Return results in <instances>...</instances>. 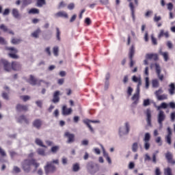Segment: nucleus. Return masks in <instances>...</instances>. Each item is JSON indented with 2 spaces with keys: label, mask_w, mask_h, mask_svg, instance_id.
<instances>
[{
  "label": "nucleus",
  "mask_w": 175,
  "mask_h": 175,
  "mask_svg": "<svg viewBox=\"0 0 175 175\" xmlns=\"http://www.w3.org/2000/svg\"><path fill=\"white\" fill-rule=\"evenodd\" d=\"M12 68L13 70H21V64L17 62H14L12 63Z\"/></svg>",
  "instance_id": "21"
},
{
  "label": "nucleus",
  "mask_w": 175,
  "mask_h": 175,
  "mask_svg": "<svg viewBox=\"0 0 175 175\" xmlns=\"http://www.w3.org/2000/svg\"><path fill=\"white\" fill-rule=\"evenodd\" d=\"M162 20V17H161V16H157V14L154 15V21L155 23H158V21H161Z\"/></svg>",
  "instance_id": "55"
},
{
  "label": "nucleus",
  "mask_w": 175,
  "mask_h": 175,
  "mask_svg": "<svg viewBox=\"0 0 175 175\" xmlns=\"http://www.w3.org/2000/svg\"><path fill=\"white\" fill-rule=\"evenodd\" d=\"M79 170H80V164L79 163H75V164H73L72 165V172H79Z\"/></svg>",
  "instance_id": "42"
},
{
  "label": "nucleus",
  "mask_w": 175,
  "mask_h": 175,
  "mask_svg": "<svg viewBox=\"0 0 175 175\" xmlns=\"http://www.w3.org/2000/svg\"><path fill=\"white\" fill-rule=\"evenodd\" d=\"M33 2V0H22V6L25 8V6H29Z\"/></svg>",
  "instance_id": "32"
},
{
  "label": "nucleus",
  "mask_w": 175,
  "mask_h": 175,
  "mask_svg": "<svg viewBox=\"0 0 175 175\" xmlns=\"http://www.w3.org/2000/svg\"><path fill=\"white\" fill-rule=\"evenodd\" d=\"M0 155L1 157H6V152L1 147H0Z\"/></svg>",
  "instance_id": "57"
},
{
  "label": "nucleus",
  "mask_w": 175,
  "mask_h": 175,
  "mask_svg": "<svg viewBox=\"0 0 175 175\" xmlns=\"http://www.w3.org/2000/svg\"><path fill=\"white\" fill-rule=\"evenodd\" d=\"M86 167L90 174H95L98 170L94 169V165L92 161L88 163Z\"/></svg>",
  "instance_id": "11"
},
{
  "label": "nucleus",
  "mask_w": 175,
  "mask_h": 175,
  "mask_svg": "<svg viewBox=\"0 0 175 175\" xmlns=\"http://www.w3.org/2000/svg\"><path fill=\"white\" fill-rule=\"evenodd\" d=\"M145 87L146 89H148V87H150V79L148 77H145Z\"/></svg>",
  "instance_id": "49"
},
{
  "label": "nucleus",
  "mask_w": 175,
  "mask_h": 175,
  "mask_svg": "<svg viewBox=\"0 0 175 175\" xmlns=\"http://www.w3.org/2000/svg\"><path fill=\"white\" fill-rule=\"evenodd\" d=\"M39 9L38 8H31L28 11L29 14H39Z\"/></svg>",
  "instance_id": "36"
},
{
  "label": "nucleus",
  "mask_w": 175,
  "mask_h": 175,
  "mask_svg": "<svg viewBox=\"0 0 175 175\" xmlns=\"http://www.w3.org/2000/svg\"><path fill=\"white\" fill-rule=\"evenodd\" d=\"M166 120V115L165 114V112L162 110H160L157 114V122L159 124L160 129H162V127L163 126V122Z\"/></svg>",
  "instance_id": "7"
},
{
  "label": "nucleus",
  "mask_w": 175,
  "mask_h": 175,
  "mask_svg": "<svg viewBox=\"0 0 175 175\" xmlns=\"http://www.w3.org/2000/svg\"><path fill=\"white\" fill-rule=\"evenodd\" d=\"M53 53L55 57H58L59 55V47L55 46L53 48Z\"/></svg>",
  "instance_id": "34"
},
{
  "label": "nucleus",
  "mask_w": 175,
  "mask_h": 175,
  "mask_svg": "<svg viewBox=\"0 0 175 175\" xmlns=\"http://www.w3.org/2000/svg\"><path fill=\"white\" fill-rule=\"evenodd\" d=\"M131 150L133 152H137V150H139V144H137V142L133 143Z\"/></svg>",
  "instance_id": "37"
},
{
  "label": "nucleus",
  "mask_w": 175,
  "mask_h": 175,
  "mask_svg": "<svg viewBox=\"0 0 175 175\" xmlns=\"http://www.w3.org/2000/svg\"><path fill=\"white\" fill-rule=\"evenodd\" d=\"M29 83L31 84V85H36V78H35L33 75H30Z\"/></svg>",
  "instance_id": "33"
},
{
  "label": "nucleus",
  "mask_w": 175,
  "mask_h": 175,
  "mask_svg": "<svg viewBox=\"0 0 175 175\" xmlns=\"http://www.w3.org/2000/svg\"><path fill=\"white\" fill-rule=\"evenodd\" d=\"M54 165H59V159H52L51 161H46L45 165L44 166L45 174H53V173H55V172H57V167H55Z\"/></svg>",
  "instance_id": "1"
},
{
  "label": "nucleus",
  "mask_w": 175,
  "mask_h": 175,
  "mask_svg": "<svg viewBox=\"0 0 175 175\" xmlns=\"http://www.w3.org/2000/svg\"><path fill=\"white\" fill-rule=\"evenodd\" d=\"M12 14L14 18H16L17 20H20L21 18V14H20V12L17 8H13L12 11Z\"/></svg>",
  "instance_id": "18"
},
{
  "label": "nucleus",
  "mask_w": 175,
  "mask_h": 175,
  "mask_svg": "<svg viewBox=\"0 0 175 175\" xmlns=\"http://www.w3.org/2000/svg\"><path fill=\"white\" fill-rule=\"evenodd\" d=\"M10 14V10L9 8H6L3 12V16H9Z\"/></svg>",
  "instance_id": "60"
},
{
  "label": "nucleus",
  "mask_w": 175,
  "mask_h": 175,
  "mask_svg": "<svg viewBox=\"0 0 175 175\" xmlns=\"http://www.w3.org/2000/svg\"><path fill=\"white\" fill-rule=\"evenodd\" d=\"M129 6L131 12V16H132L133 20V21H135V5H133V3H130Z\"/></svg>",
  "instance_id": "30"
},
{
  "label": "nucleus",
  "mask_w": 175,
  "mask_h": 175,
  "mask_svg": "<svg viewBox=\"0 0 175 175\" xmlns=\"http://www.w3.org/2000/svg\"><path fill=\"white\" fill-rule=\"evenodd\" d=\"M168 92L170 95L173 96L175 94V83H172L169 85Z\"/></svg>",
  "instance_id": "23"
},
{
  "label": "nucleus",
  "mask_w": 175,
  "mask_h": 175,
  "mask_svg": "<svg viewBox=\"0 0 175 175\" xmlns=\"http://www.w3.org/2000/svg\"><path fill=\"white\" fill-rule=\"evenodd\" d=\"M99 146L102 149L103 157H105V158H107V157H109V153L106 152V149H105V146H103V145H102L101 144H100Z\"/></svg>",
  "instance_id": "40"
},
{
  "label": "nucleus",
  "mask_w": 175,
  "mask_h": 175,
  "mask_svg": "<svg viewBox=\"0 0 175 175\" xmlns=\"http://www.w3.org/2000/svg\"><path fill=\"white\" fill-rule=\"evenodd\" d=\"M154 66L159 80H160L161 81H163L164 76L163 74H161L162 73V68H161V66L158 63L150 64L151 68H152V67Z\"/></svg>",
  "instance_id": "4"
},
{
  "label": "nucleus",
  "mask_w": 175,
  "mask_h": 175,
  "mask_svg": "<svg viewBox=\"0 0 175 175\" xmlns=\"http://www.w3.org/2000/svg\"><path fill=\"white\" fill-rule=\"evenodd\" d=\"M10 155L11 157V158H15V157H17V155H18L17 153H16L15 152L11 151L10 152Z\"/></svg>",
  "instance_id": "63"
},
{
  "label": "nucleus",
  "mask_w": 175,
  "mask_h": 175,
  "mask_svg": "<svg viewBox=\"0 0 175 175\" xmlns=\"http://www.w3.org/2000/svg\"><path fill=\"white\" fill-rule=\"evenodd\" d=\"M5 50L9 53L8 55L10 58H13L14 59H18V55H17L18 50H17V49L15 47L7 46L5 47Z\"/></svg>",
  "instance_id": "5"
},
{
  "label": "nucleus",
  "mask_w": 175,
  "mask_h": 175,
  "mask_svg": "<svg viewBox=\"0 0 175 175\" xmlns=\"http://www.w3.org/2000/svg\"><path fill=\"white\" fill-rule=\"evenodd\" d=\"M40 29H37L36 31L31 33V38H34V39H38L39 35H40Z\"/></svg>",
  "instance_id": "27"
},
{
  "label": "nucleus",
  "mask_w": 175,
  "mask_h": 175,
  "mask_svg": "<svg viewBox=\"0 0 175 175\" xmlns=\"http://www.w3.org/2000/svg\"><path fill=\"white\" fill-rule=\"evenodd\" d=\"M65 136L68 139L67 143H68V144H70V143H73V142H75V135L74 134L67 132L65 133Z\"/></svg>",
  "instance_id": "16"
},
{
  "label": "nucleus",
  "mask_w": 175,
  "mask_h": 175,
  "mask_svg": "<svg viewBox=\"0 0 175 175\" xmlns=\"http://www.w3.org/2000/svg\"><path fill=\"white\" fill-rule=\"evenodd\" d=\"M165 158L169 163H172L173 165H174L175 161L173 160V154H172L170 152H167V153L165 154Z\"/></svg>",
  "instance_id": "20"
},
{
  "label": "nucleus",
  "mask_w": 175,
  "mask_h": 175,
  "mask_svg": "<svg viewBox=\"0 0 175 175\" xmlns=\"http://www.w3.org/2000/svg\"><path fill=\"white\" fill-rule=\"evenodd\" d=\"M19 122H25V124H29V120L25 116H21L18 118Z\"/></svg>",
  "instance_id": "31"
},
{
  "label": "nucleus",
  "mask_w": 175,
  "mask_h": 175,
  "mask_svg": "<svg viewBox=\"0 0 175 175\" xmlns=\"http://www.w3.org/2000/svg\"><path fill=\"white\" fill-rule=\"evenodd\" d=\"M140 99V92H139V89L135 91V93L131 97V100H133V105H137L139 103V100Z\"/></svg>",
  "instance_id": "10"
},
{
  "label": "nucleus",
  "mask_w": 175,
  "mask_h": 175,
  "mask_svg": "<svg viewBox=\"0 0 175 175\" xmlns=\"http://www.w3.org/2000/svg\"><path fill=\"white\" fill-rule=\"evenodd\" d=\"M62 163L64 166H66L68 165V158L64 157L62 158Z\"/></svg>",
  "instance_id": "50"
},
{
  "label": "nucleus",
  "mask_w": 175,
  "mask_h": 175,
  "mask_svg": "<svg viewBox=\"0 0 175 175\" xmlns=\"http://www.w3.org/2000/svg\"><path fill=\"white\" fill-rule=\"evenodd\" d=\"M146 115L147 124L149 126H151V110H150L148 109H146Z\"/></svg>",
  "instance_id": "19"
},
{
  "label": "nucleus",
  "mask_w": 175,
  "mask_h": 175,
  "mask_svg": "<svg viewBox=\"0 0 175 175\" xmlns=\"http://www.w3.org/2000/svg\"><path fill=\"white\" fill-rule=\"evenodd\" d=\"M168 106H170V107L171 109H175V103H174V102H170V103L168 104Z\"/></svg>",
  "instance_id": "64"
},
{
  "label": "nucleus",
  "mask_w": 175,
  "mask_h": 175,
  "mask_svg": "<svg viewBox=\"0 0 175 175\" xmlns=\"http://www.w3.org/2000/svg\"><path fill=\"white\" fill-rule=\"evenodd\" d=\"M36 152L38 155H40L41 157H47V152H46V150L42 148L37 149Z\"/></svg>",
  "instance_id": "26"
},
{
  "label": "nucleus",
  "mask_w": 175,
  "mask_h": 175,
  "mask_svg": "<svg viewBox=\"0 0 175 175\" xmlns=\"http://www.w3.org/2000/svg\"><path fill=\"white\" fill-rule=\"evenodd\" d=\"M135 55V46L133 45L131 46L129 53V57L130 58V66L132 68L133 65H135V62H133V56Z\"/></svg>",
  "instance_id": "9"
},
{
  "label": "nucleus",
  "mask_w": 175,
  "mask_h": 175,
  "mask_svg": "<svg viewBox=\"0 0 175 175\" xmlns=\"http://www.w3.org/2000/svg\"><path fill=\"white\" fill-rule=\"evenodd\" d=\"M159 53L160 55H162L165 62H167V61H169V52H163L162 51V49H160Z\"/></svg>",
  "instance_id": "22"
},
{
  "label": "nucleus",
  "mask_w": 175,
  "mask_h": 175,
  "mask_svg": "<svg viewBox=\"0 0 175 175\" xmlns=\"http://www.w3.org/2000/svg\"><path fill=\"white\" fill-rule=\"evenodd\" d=\"M1 62L3 65L4 70H5V72H12V69L13 68H12V64H10V63H8V62L5 59H2Z\"/></svg>",
  "instance_id": "13"
},
{
  "label": "nucleus",
  "mask_w": 175,
  "mask_h": 175,
  "mask_svg": "<svg viewBox=\"0 0 175 175\" xmlns=\"http://www.w3.org/2000/svg\"><path fill=\"white\" fill-rule=\"evenodd\" d=\"M0 29H1V31H3V32H8V31H9L8 27L4 24L0 25Z\"/></svg>",
  "instance_id": "48"
},
{
  "label": "nucleus",
  "mask_w": 175,
  "mask_h": 175,
  "mask_svg": "<svg viewBox=\"0 0 175 175\" xmlns=\"http://www.w3.org/2000/svg\"><path fill=\"white\" fill-rule=\"evenodd\" d=\"M161 94H163V89H162V88H160L158 90H157L154 92V95H156L157 98H158V96H161Z\"/></svg>",
  "instance_id": "45"
},
{
  "label": "nucleus",
  "mask_w": 175,
  "mask_h": 175,
  "mask_svg": "<svg viewBox=\"0 0 175 175\" xmlns=\"http://www.w3.org/2000/svg\"><path fill=\"white\" fill-rule=\"evenodd\" d=\"M144 161L145 162L151 161V157H150V154H148V153L144 154Z\"/></svg>",
  "instance_id": "53"
},
{
  "label": "nucleus",
  "mask_w": 175,
  "mask_h": 175,
  "mask_svg": "<svg viewBox=\"0 0 175 175\" xmlns=\"http://www.w3.org/2000/svg\"><path fill=\"white\" fill-rule=\"evenodd\" d=\"M129 131H131V125L129 122H126L124 124V126H121L118 130V135L120 139H122L124 136L128 135L129 133Z\"/></svg>",
  "instance_id": "2"
},
{
  "label": "nucleus",
  "mask_w": 175,
  "mask_h": 175,
  "mask_svg": "<svg viewBox=\"0 0 175 175\" xmlns=\"http://www.w3.org/2000/svg\"><path fill=\"white\" fill-rule=\"evenodd\" d=\"M93 152H94V154H96V155H100V149H99L98 148H93Z\"/></svg>",
  "instance_id": "54"
},
{
  "label": "nucleus",
  "mask_w": 175,
  "mask_h": 175,
  "mask_svg": "<svg viewBox=\"0 0 175 175\" xmlns=\"http://www.w3.org/2000/svg\"><path fill=\"white\" fill-rule=\"evenodd\" d=\"M51 48L49 46H48L45 49V52L46 53V54L48 55H49V57L51 56Z\"/></svg>",
  "instance_id": "58"
},
{
  "label": "nucleus",
  "mask_w": 175,
  "mask_h": 175,
  "mask_svg": "<svg viewBox=\"0 0 175 175\" xmlns=\"http://www.w3.org/2000/svg\"><path fill=\"white\" fill-rule=\"evenodd\" d=\"M72 111V108H68L66 105H64L62 108V113L63 116H70Z\"/></svg>",
  "instance_id": "14"
},
{
  "label": "nucleus",
  "mask_w": 175,
  "mask_h": 175,
  "mask_svg": "<svg viewBox=\"0 0 175 175\" xmlns=\"http://www.w3.org/2000/svg\"><path fill=\"white\" fill-rule=\"evenodd\" d=\"M42 124V122L39 119H37L33 122V126H34V128H36V129H40Z\"/></svg>",
  "instance_id": "24"
},
{
  "label": "nucleus",
  "mask_w": 175,
  "mask_h": 175,
  "mask_svg": "<svg viewBox=\"0 0 175 175\" xmlns=\"http://www.w3.org/2000/svg\"><path fill=\"white\" fill-rule=\"evenodd\" d=\"M44 5H46V0H36V5L38 8H42Z\"/></svg>",
  "instance_id": "35"
},
{
  "label": "nucleus",
  "mask_w": 175,
  "mask_h": 175,
  "mask_svg": "<svg viewBox=\"0 0 175 175\" xmlns=\"http://www.w3.org/2000/svg\"><path fill=\"white\" fill-rule=\"evenodd\" d=\"M35 143H36V144H37V146H39L40 147H43L44 148H47V146H46L43 144V141H42V139H40L39 138L36 139Z\"/></svg>",
  "instance_id": "28"
},
{
  "label": "nucleus",
  "mask_w": 175,
  "mask_h": 175,
  "mask_svg": "<svg viewBox=\"0 0 175 175\" xmlns=\"http://www.w3.org/2000/svg\"><path fill=\"white\" fill-rule=\"evenodd\" d=\"M152 85L153 88H158V87H159V81L158 79H153L152 81Z\"/></svg>",
  "instance_id": "41"
},
{
  "label": "nucleus",
  "mask_w": 175,
  "mask_h": 175,
  "mask_svg": "<svg viewBox=\"0 0 175 175\" xmlns=\"http://www.w3.org/2000/svg\"><path fill=\"white\" fill-rule=\"evenodd\" d=\"M142 80V77H136L135 75L133 76L132 77V81H133L134 83H137L139 81Z\"/></svg>",
  "instance_id": "46"
},
{
  "label": "nucleus",
  "mask_w": 175,
  "mask_h": 175,
  "mask_svg": "<svg viewBox=\"0 0 175 175\" xmlns=\"http://www.w3.org/2000/svg\"><path fill=\"white\" fill-rule=\"evenodd\" d=\"M109 85H110V82L109 81H105L104 90H109Z\"/></svg>",
  "instance_id": "59"
},
{
  "label": "nucleus",
  "mask_w": 175,
  "mask_h": 175,
  "mask_svg": "<svg viewBox=\"0 0 175 175\" xmlns=\"http://www.w3.org/2000/svg\"><path fill=\"white\" fill-rule=\"evenodd\" d=\"M170 120L172 122H174L175 121V111H173L170 114Z\"/></svg>",
  "instance_id": "61"
},
{
  "label": "nucleus",
  "mask_w": 175,
  "mask_h": 175,
  "mask_svg": "<svg viewBox=\"0 0 175 175\" xmlns=\"http://www.w3.org/2000/svg\"><path fill=\"white\" fill-rule=\"evenodd\" d=\"M62 94L59 90H56L53 92L52 102L53 103H58L59 102V96H61Z\"/></svg>",
  "instance_id": "12"
},
{
  "label": "nucleus",
  "mask_w": 175,
  "mask_h": 175,
  "mask_svg": "<svg viewBox=\"0 0 175 175\" xmlns=\"http://www.w3.org/2000/svg\"><path fill=\"white\" fill-rule=\"evenodd\" d=\"M156 143L159 144V146H162V141L161 137H157L155 140Z\"/></svg>",
  "instance_id": "62"
},
{
  "label": "nucleus",
  "mask_w": 175,
  "mask_h": 175,
  "mask_svg": "<svg viewBox=\"0 0 175 175\" xmlns=\"http://www.w3.org/2000/svg\"><path fill=\"white\" fill-rule=\"evenodd\" d=\"M150 139L151 134H150V133H146L143 139L144 148L146 151H148L150 150V147H151V144H150Z\"/></svg>",
  "instance_id": "6"
},
{
  "label": "nucleus",
  "mask_w": 175,
  "mask_h": 175,
  "mask_svg": "<svg viewBox=\"0 0 175 175\" xmlns=\"http://www.w3.org/2000/svg\"><path fill=\"white\" fill-rule=\"evenodd\" d=\"M16 110H18V111H27V110H28V107L27 105L18 104L16 105Z\"/></svg>",
  "instance_id": "25"
},
{
  "label": "nucleus",
  "mask_w": 175,
  "mask_h": 175,
  "mask_svg": "<svg viewBox=\"0 0 175 175\" xmlns=\"http://www.w3.org/2000/svg\"><path fill=\"white\" fill-rule=\"evenodd\" d=\"M21 99L24 102H27V100H29L31 99V97L29 96H21Z\"/></svg>",
  "instance_id": "51"
},
{
  "label": "nucleus",
  "mask_w": 175,
  "mask_h": 175,
  "mask_svg": "<svg viewBox=\"0 0 175 175\" xmlns=\"http://www.w3.org/2000/svg\"><path fill=\"white\" fill-rule=\"evenodd\" d=\"M32 165V159H26L23 161L21 163V166L23 172L25 173H29L31 172V165Z\"/></svg>",
  "instance_id": "3"
},
{
  "label": "nucleus",
  "mask_w": 175,
  "mask_h": 175,
  "mask_svg": "<svg viewBox=\"0 0 175 175\" xmlns=\"http://www.w3.org/2000/svg\"><path fill=\"white\" fill-rule=\"evenodd\" d=\"M58 151H59V146H55L51 148V152L52 154H57Z\"/></svg>",
  "instance_id": "38"
},
{
  "label": "nucleus",
  "mask_w": 175,
  "mask_h": 175,
  "mask_svg": "<svg viewBox=\"0 0 175 175\" xmlns=\"http://www.w3.org/2000/svg\"><path fill=\"white\" fill-rule=\"evenodd\" d=\"M11 43L12 44H20V43H21V39H19V38H12Z\"/></svg>",
  "instance_id": "43"
},
{
  "label": "nucleus",
  "mask_w": 175,
  "mask_h": 175,
  "mask_svg": "<svg viewBox=\"0 0 175 175\" xmlns=\"http://www.w3.org/2000/svg\"><path fill=\"white\" fill-rule=\"evenodd\" d=\"M31 165H33V166H35L36 168H38L40 166V163L36 162V160H35L34 159H31Z\"/></svg>",
  "instance_id": "47"
},
{
  "label": "nucleus",
  "mask_w": 175,
  "mask_h": 175,
  "mask_svg": "<svg viewBox=\"0 0 175 175\" xmlns=\"http://www.w3.org/2000/svg\"><path fill=\"white\" fill-rule=\"evenodd\" d=\"M146 59L144 60V65H148V59L158 61V54L157 53H146L145 55Z\"/></svg>",
  "instance_id": "8"
},
{
  "label": "nucleus",
  "mask_w": 175,
  "mask_h": 175,
  "mask_svg": "<svg viewBox=\"0 0 175 175\" xmlns=\"http://www.w3.org/2000/svg\"><path fill=\"white\" fill-rule=\"evenodd\" d=\"M2 98H3L5 100H9V94L6 92H3Z\"/></svg>",
  "instance_id": "56"
},
{
  "label": "nucleus",
  "mask_w": 175,
  "mask_h": 175,
  "mask_svg": "<svg viewBox=\"0 0 175 175\" xmlns=\"http://www.w3.org/2000/svg\"><path fill=\"white\" fill-rule=\"evenodd\" d=\"M12 172L13 173H16V174L21 173V168H20L17 165H14L13 167Z\"/></svg>",
  "instance_id": "44"
},
{
  "label": "nucleus",
  "mask_w": 175,
  "mask_h": 175,
  "mask_svg": "<svg viewBox=\"0 0 175 175\" xmlns=\"http://www.w3.org/2000/svg\"><path fill=\"white\" fill-rule=\"evenodd\" d=\"M132 92H133V88L132 87L129 86L127 88V94L129 96H131L132 95Z\"/></svg>",
  "instance_id": "52"
},
{
  "label": "nucleus",
  "mask_w": 175,
  "mask_h": 175,
  "mask_svg": "<svg viewBox=\"0 0 175 175\" xmlns=\"http://www.w3.org/2000/svg\"><path fill=\"white\" fill-rule=\"evenodd\" d=\"M55 17L58 18V17H62L63 18H69V15L65 11H59L57 13L55 14Z\"/></svg>",
  "instance_id": "15"
},
{
  "label": "nucleus",
  "mask_w": 175,
  "mask_h": 175,
  "mask_svg": "<svg viewBox=\"0 0 175 175\" xmlns=\"http://www.w3.org/2000/svg\"><path fill=\"white\" fill-rule=\"evenodd\" d=\"M162 36H165V38H169V31H165V30H160V33H159L158 38H162Z\"/></svg>",
  "instance_id": "29"
},
{
  "label": "nucleus",
  "mask_w": 175,
  "mask_h": 175,
  "mask_svg": "<svg viewBox=\"0 0 175 175\" xmlns=\"http://www.w3.org/2000/svg\"><path fill=\"white\" fill-rule=\"evenodd\" d=\"M157 99L158 100H166V99H167V94H160V96H158V97H157Z\"/></svg>",
  "instance_id": "39"
},
{
  "label": "nucleus",
  "mask_w": 175,
  "mask_h": 175,
  "mask_svg": "<svg viewBox=\"0 0 175 175\" xmlns=\"http://www.w3.org/2000/svg\"><path fill=\"white\" fill-rule=\"evenodd\" d=\"M167 135L165 136V140L167 144H172V129L168 127L167 129Z\"/></svg>",
  "instance_id": "17"
}]
</instances>
